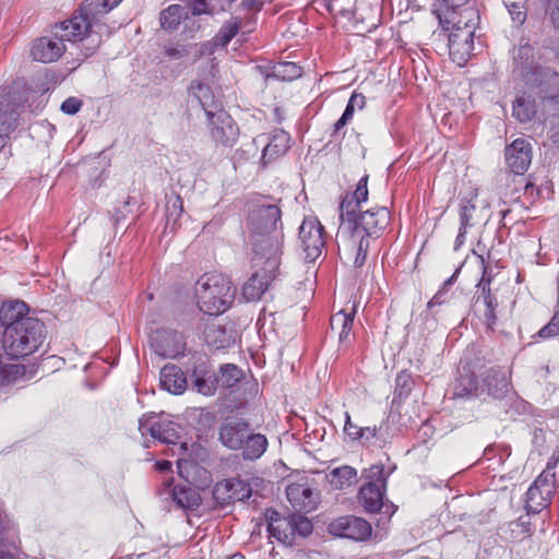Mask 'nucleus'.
<instances>
[{
  "label": "nucleus",
  "instance_id": "obj_32",
  "mask_svg": "<svg viewBox=\"0 0 559 559\" xmlns=\"http://www.w3.org/2000/svg\"><path fill=\"white\" fill-rule=\"evenodd\" d=\"M183 16H187V9L179 4L169 5L160 13V25L166 31L176 29Z\"/></svg>",
  "mask_w": 559,
  "mask_h": 559
},
{
  "label": "nucleus",
  "instance_id": "obj_25",
  "mask_svg": "<svg viewBox=\"0 0 559 559\" xmlns=\"http://www.w3.org/2000/svg\"><path fill=\"white\" fill-rule=\"evenodd\" d=\"M289 134L284 130H274L269 139V143L263 148L262 160L269 163L284 155L289 148Z\"/></svg>",
  "mask_w": 559,
  "mask_h": 559
},
{
  "label": "nucleus",
  "instance_id": "obj_58",
  "mask_svg": "<svg viewBox=\"0 0 559 559\" xmlns=\"http://www.w3.org/2000/svg\"><path fill=\"white\" fill-rule=\"evenodd\" d=\"M166 55L173 59H181L186 56V50L182 47H168Z\"/></svg>",
  "mask_w": 559,
  "mask_h": 559
},
{
  "label": "nucleus",
  "instance_id": "obj_18",
  "mask_svg": "<svg viewBox=\"0 0 559 559\" xmlns=\"http://www.w3.org/2000/svg\"><path fill=\"white\" fill-rule=\"evenodd\" d=\"M250 425L237 417L226 418L219 427V441L230 450H238L250 432Z\"/></svg>",
  "mask_w": 559,
  "mask_h": 559
},
{
  "label": "nucleus",
  "instance_id": "obj_22",
  "mask_svg": "<svg viewBox=\"0 0 559 559\" xmlns=\"http://www.w3.org/2000/svg\"><path fill=\"white\" fill-rule=\"evenodd\" d=\"M266 519L269 521L267 531L272 537L284 544L293 540L294 528L292 527L290 515L282 516L275 510H267Z\"/></svg>",
  "mask_w": 559,
  "mask_h": 559
},
{
  "label": "nucleus",
  "instance_id": "obj_46",
  "mask_svg": "<svg viewBox=\"0 0 559 559\" xmlns=\"http://www.w3.org/2000/svg\"><path fill=\"white\" fill-rule=\"evenodd\" d=\"M555 484H556V474L544 469L537 476V478L534 480V483L532 485L538 486V488H543L544 493L547 496V495L555 493Z\"/></svg>",
  "mask_w": 559,
  "mask_h": 559
},
{
  "label": "nucleus",
  "instance_id": "obj_4",
  "mask_svg": "<svg viewBox=\"0 0 559 559\" xmlns=\"http://www.w3.org/2000/svg\"><path fill=\"white\" fill-rule=\"evenodd\" d=\"M390 217L385 206L372 207L358 215L353 200H343L340 205V230H352V238L378 236L389 225Z\"/></svg>",
  "mask_w": 559,
  "mask_h": 559
},
{
  "label": "nucleus",
  "instance_id": "obj_36",
  "mask_svg": "<svg viewBox=\"0 0 559 559\" xmlns=\"http://www.w3.org/2000/svg\"><path fill=\"white\" fill-rule=\"evenodd\" d=\"M242 379V371L234 364L221 367L216 382L224 388H233Z\"/></svg>",
  "mask_w": 559,
  "mask_h": 559
},
{
  "label": "nucleus",
  "instance_id": "obj_47",
  "mask_svg": "<svg viewBox=\"0 0 559 559\" xmlns=\"http://www.w3.org/2000/svg\"><path fill=\"white\" fill-rule=\"evenodd\" d=\"M368 176H364L357 183L354 193L350 197H346L344 200H353L356 205V211L362 202L368 200Z\"/></svg>",
  "mask_w": 559,
  "mask_h": 559
},
{
  "label": "nucleus",
  "instance_id": "obj_27",
  "mask_svg": "<svg viewBox=\"0 0 559 559\" xmlns=\"http://www.w3.org/2000/svg\"><path fill=\"white\" fill-rule=\"evenodd\" d=\"M267 445L269 441L264 435L250 430L248 438L243 441V445L238 450H241V455L245 460L254 461L265 453Z\"/></svg>",
  "mask_w": 559,
  "mask_h": 559
},
{
  "label": "nucleus",
  "instance_id": "obj_45",
  "mask_svg": "<svg viewBox=\"0 0 559 559\" xmlns=\"http://www.w3.org/2000/svg\"><path fill=\"white\" fill-rule=\"evenodd\" d=\"M364 477L367 484L376 483L379 487H386L388 475L384 474L383 465H372L364 471Z\"/></svg>",
  "mask_w": 559,
  "mask_h": 559
},
{
  "label": "nucleus",
  "instance_id": "obj_33",
  "mask_svg": "<svg viewBox=\"0 0 559 559\" xmlns=\"http://www.w3.org/2000/svg\"><path fill=\"white\" fill-rule=\"evenodd\" d=\"M357 472L354 467L348 465H344L337 468H334L330 473V483L337 489H343L345 487H349L352 484L356 481Z\"/></svg>",
  "mask_w": 559,
  "mask_h": 559
},
{
  "label": "nucleus",
  "instance_id": "obj_53",
  "mask_svg": "<svg viewBox=\"0 0 559 559\" xmlns=\"http://www.w3.org/2000/svg\"><path fill=\"white\" fill-rule=\"evenodd\" d=\"M193 388L203 395H212L214 393L213 383L203 377H195Z\"/></svg>",
  "mask_w": 559,
  "mask_h": 559
},
{
  "label": "nucleus",
  "instance_id": "obj_63",
  "mask_svg": "<svg viewBox=\"0 0 559 559\" xmlns=\"http://www.w3.org/2000/svg\"><path fill=\"white\" fill-rule=\"evenodd\" d=\"M551 140H552L554 144L559 146V126L556 129H554V131L551 133Z\"/></svg>",
  "mask_w": 559,
  "mask_h": 559
},
{
  "label": "nucleus",
  "instance_id": "obj_26",
  "mask_svg": "<svg viewBox=\"0 0 559 559\" xmlns=\"http://www.w3.org/2000/svg\"><path fill=\"white\" fill-rule=\"evenodd\" d=\"M432 12L437 16L442 31L448 36L449 43H451L452 29L454 28V0H435Z\"/></svg>",
  "mask_w": 559,
  "mask_h": 559
},
{
  "label": "nucleus",
  "instance_id": "obj_52",
  "mask_svg": "<svg viewBox=\"0 0 559 559\" xmlns=\"http://www.w3.org/2000/svg\"><path fill=\"white\" fill-rule=\"evenodd\" d=\"M366 105V97L360 94L354 92L349 97V100L346 105L344 114H348V117L353 119L354 112L356 110H362Z\"/></svg>",
  "mask_w": 559,
  "mask_h": 559
},
{
  "label": "nucleus",
  "instance_id": "obj_28",
  "mask_svg": "<svg viewBox=\"0 0 559 559\" xmlns=\"http://www.w3.org/2000/svg\"><path fill=\"white\" fill-rule=\"evenodd\" d=\"M188 93L191 97L197 99L201 107L204 109L205 115L209 110L218 108L214 100V95L210 85L201 80H193L188 87Z\"/></svg>",
  "mask_w": 559,
  "mask_h": 559
},
{
  "label": "nucleus",
  "instance_id": "obj_39",
  "mask_svg": "<svg viewBox=\"0 0 559 559\" xmlns=\"http://www.w3.org/2000/svg\"><path fill=\"white\" fill-rule=\"evenodd\" d=\"M511 538L514 540H523L532 534V523L530 514L520 516L518 520L509 523Z\"/></svg>",
  "mask_w": 559,
  "mask_h": 559
},
{
  "label": "nucleus",
  "instance_id": "obj_54",
  "mask_svg": "<svg viewBox=\"0 0 559 559\" xmlns=\"http://www.w3.org/2000/svg\"><path fill=\"white\" fill-rule=\"evenodd\" d=\"M82 107V102L76 97H69L61 104V111L67 115H75Z\"/></svg>",
  "mask_w": 559,
  "mask_h": 559
},
{
  "label": "nucleus",
  "instance_id": "obj_19",
  "mask_svg": "<svg viewBox=\"0 0 559 559\" xmlns=\"http://www.w3.org/2000/svg\"><path fill=\"white\" fill-rule=\"evenodd\" d=\"M64 51V41L56 34L55 28L51 36L37 39L32 47V56L34 60L43 63L57 61Z\"/></svg>",
  "mask_w": 559,
  "mask_h": 559
},
{
  "label": "nucleus",
  "instance_id": "obj_2",
  "mask_svg": "<svg viewBox=\"0 0 559 559\" xmlns=\"http://www.w3.org/2000/svg\"><path fill=\"white\" fill-rule=\"evenodd\" d=\"M281 210L275 204H260L253 207L248 217L250 242L254 255L260 260L271 257L274 267L277 258L283 253L284 233Z\"/></svg>",
  "mask_w": 559,
  "mask_h": 559
},
{
  "label": "nucleus",
  "instance_id": "obj_10",
  "mask_svg": "<svg viewBox=\"0 0 559 559\" xmlns=\"http://www.w3.org/2000/svg\"><path fill=\"white\" fill-rule=\"evenodd\" d=\"M211 139L219 145L233 146L239 135L238 127L224 109L209 110L205 115Z\"/></svg>",
  "mask_w": 559,
  "mask_h": 559
},
{
  "label": "nucleus",
  "instance_id": "obj_43",
  "mask_svg": "<svg viewBox=\"0 0 559 559\" xmlns=\"http://www.w3.org/2000/svg\"><path fill=\"white\" fill-rule=\"evenodd\" d=\"M504 7L508 10L511 21L515 27H520L525 23L527 11L524 4L519 2H504Z\"/></svg>",
  "mask_w": 559,
  "mask_h": 559
},
{
  "label": "nucleus",
  "instance_id": "obj_3",
  "mask_svg": "<svg viewBox=\"0 0 559 559\" xmlns=\"http://www.w3.org/2000/svg\"><path fill=\"white\" fill-rule=\"evenodd\" d=\"M235 294L236 289L230 280L219 273L204 274L195 284L198 306L210 316H217L229 309Z\"/></svg>",
  "mask_w": 559,
  "mask_h": 559
},
{
  "label": "nucleus",
  "instance_id": "obj_59",
  "mask_svg": "<svg viewBox=\"0 0 559 559\" xmlns=\"http://www.w3.org/2000/svg\"><path fill=\"white\" fill-rule=\"evenodd\" d=\"M0 559H17L3 540L0 542Z\"/></svg>",
  "mask_w": 559,
  "mask_h": 559
},
{
  "label": "nucleus",
  "instance_id": "obj_8",
  "mask_svg": "<svg viewBox=\"0 0 559 559\" xmlns=\"http://www.w3.org/2000/svg\"><path fill=\"white\" fill-rule=\"evenodd\" d=\"M299 246L305 254V260L314 262L325 247L324 227L316 216L304 218L298 230Z\"/></svg>",
  "mask_w": 559,
  "mask_h": 559
},
{
  "label": "nucleus",
  "instance_id": "obj_51",
  "mask_svg": "<svg viewBox=\"0 0 559 559\" xmlns=\"http://www.w3.org/2000/svg\"><path fill=\"white\" fill-rule=\"evenodd\" d=\"M214 0H192L191 10L194 15L213 14L218 11V7L213 3Z\"/></svg>",
  "mask_w": 559,
  "mask_h": 559
},
{
  "label": "nucleus",
  "instance_id": "obj_12",
  "mask_svg": "<svg viewBox=\"0 0 559 559\" xmlns=\"http://www.w3.org/2000/svg\"><path fill=\"white\" fill-rule=\"evenodd\" d=\"M151 346L158 356L175 358L183 353L186 342L180 332L159 329L151 334Z\"/></svg>",
  "mask_w": 559,
  "mask_h": 559
},
{
  "label": "nucleus",
  "instance_id": "obj_23",
  "mask_svg": "<svg viewBox=\"0 0 559 559\" xmlns=\"http://www.w3.org/2000/svg\"><path fill=\"white\" fill-rule=\"evenodd\" d=\"M159 381L162 388L171 394H182L187 389L186 376L176 365H166L160 370Z\"/></svg>",
  "mask_w": 559,
  "mask_h": 559
},
{
  "label": "nucleus",
  "instance_id": "obj_7",
  "mask_svg": "<svg viewBox=\"0 0 559 559\" xmlns=\"http://www.w3.org/2000/svg\"><path fill=\"white\" fill-rule=\"evenodd\" d=\"M23 94L17 91H0V151L5 146L9 134L17 127Z\"/></svg>",
  "mask_w": 559,
  "mask_h": 559
},
{
  "label": "nucleus",
  "instance_id": "obj_13",
  "mask_svg": "<svg viewBox=\"0 0 559 559\" xmlns=\"http://www.w3.org/2000/svg\"><path fill=\"white\" fill-rule=\"evenodd\" d=\"M331 534L354 540H366L370 537L372 528L368 521L354 515L341 516L329 525Z\"/></svg>",
  "mask_w": 559,
  "mask_h": 559
},
{
  "label": "nucleus",
  "instance_id": "obj_57",
  "mask_svg": "<svg viewBox=\"0 0 559 559\" xmlns=\"http://www.w3.org/2000/svg\"><path fill=\"white\" fill-rule=\"evenodd\" d=\"M549 15L552 24L559 27V0H555L551 4Z\"/></svg>",
  "mask_w": 559,
  "mask_h": 559
},
{
  "label": "nucleus",
  "instance_id": "obj_50",
  "mask_svg": "<svg viewBox=\"0 0 559 559\" xmlns=\"http://www.w3.org/2000/svg\"><path fill=\"white\" fill-rule=\"evenodd\" d=\"M557 335H559V311H557L551 320L537 333V336L543 340L551 338Z\"/></svg>",
  "mask_w": 559,
  "mask_h": 559
},
{
  "label": "nucleus",
  "instance_id": "obj_42",
  "mask_svg": "<svg viewBox=\"0 0 559 559\" xmlns=\"http://www.w3.org/2000/svg\"><path fill=\"white\" fill-rule=\"evenodd\" d=\"M292 527L294 528V535L309 536L312 533L313 525L311 521L305 515L298 513L290 514Z\"/></svg>",
  "mask_w": 559,
  "mask_h": 559
},
{
  "label": "nucleus",
  "instance_id": "obj_17",
  "mask_svg": "<svg viewBox=\"0 0 559 559\" xmlns=\"http://www.w3.org/2000/svg\"><path fill=\"white\" fill-rule=\"evenodd\" d=\"M504 157L507 165L515 175H523L532 162V144L523 139H515L506 146Z\"/></svg>",
  "mask_w": 559,
  "mask_h": 559
},
{
  "label": "nucleus",
  "instance_id": "obj_55",
  "mask_svg": "<svg viewBox=\"0 0 559 559\" xmlns=\"http://www.w3.org/2000/svg\"><path fill=\"white\" fill-rule=\"evenodd\" d=\"M345 433H347L352 439H359L362 436V429L352 423L348 413H345Z\"/></svg>",
  "mask_w": 559,
  "mask_h": 559
},
{
  "label": "nucleus",
  "instance_id": "obj_15",
  "mask_svg": "<svg viewBox=\"0 0 559 559\" xmlns=\"http://www.w3.org/2000/svg\"><path fill=\"white\" fill-rule=\"evenodd\" d=\"M92 19L94 17L86 12H82L81 8L78 14H74L71 19L55 26L56 34L59 35L63 41H81L91 31Z\"/></svg>",
  "mask_w": 559,
  "mask_h": 559
},
{
  "label": "nucleus",
  "instance_id": "obj_31",
  "mask_svg": "<svg viewBox=\"0 0 559 559\" xmlns=\"http://www.w3.org/2000/svg\"><path fill=\"white\" fill-rule=\"evenodd\" d=\"M536 114L535 99L526 96H519L513 102V117L524 123L531 121Z\"/></svg>",
  "mask_w": 559,
  "mask_h": 559
},
{
  "label": "nucleus",
  "instance_id": "obj_56",
  "mask_svg": "<svg viewBox=\"0 0 559 559\" xmlns=\"http://www.w3.org/2000/svg\"><path fill=\"white\" fill-rule=\"evenodd\" d=\"M353 323L354 322H347L346 328H342V330L338 331V342L342 346H347L350 343V331Z\"/></svg>",
  "mask_w": 559,
  "mask_h": 559
},
{
  "label": "nucleus",
  "instance_id": "obj_64",
  "mask_svg": "<svg viewBox=\"0 0 559 559\" xmlns=\"http://www.w3.org/2000/svg\"><path fill=\"white\" fill-rule=\"evenodd\" d=\"M218 2V10L224 11L228 4L234 2L235 0H216Z\"/></svg>",
  "mask_w": 559,
  "mask_h": 559
},
{
  "label": "nucleus",
  "instance_id": "obj_35",
  "mask_svg": "<svg viewBox=\"0 0 559 559\" xmlns=\"http://www.w3.org/2000/svg\"><path fill=\"white\" fill-rule=\"evenodd\" d=\"M473 200L469 199L466 202L462 200L461 209H460V233L456 236V241L462 242L461 238L464 237L465 233L467 231L468 227H472L474 225V214L476 212V204L472 202Z\"/></svg>",
  "mask_w": 559,
  "mask_h": 559
},
{
  "label": "nucleus",
  "instance_id": "obj_34",
  "mask_svg": "<svg viewBox=\"0 0 559 559\" xmlns=\"http://www.w3.org/2000/svg\"><path fill=\"white\" fill-rule=\"evenodd\" d=\"M240 24L241 22L238 17H231L227 21L214 37L213 45L215 47H226L238 33Z\"/></svg>",
  "mask_w": 559,
  "mask_h": 559
},
{
  "label": "nucleus",
  "instance_id": "obj_21",
  "mask_svg": "<svg viewBox=\"0 0 559 559\" xmlns=\"http://www.w3.org/2000/svg\"><path fill=\"white\" fill-rule=\"evenodd\" d=\"M286 496L297 512H310L316 508L312 489L306 484H290L286 488Z\"/></svg>",
  "mask_w": 559,
  "mask_h": 559
},
{
  "label": "nucleus",
  "instance_id": "obj_38",
  "mask_svg": "<svg viewBox=\"0 0 559 559\" xmlns=\"http://www.w3.org/2000/svg\"><path fill=\"white\" fill-rule=\"evenodd\" d=\"M183 213V201L180 195H173L167 200L166 207V227L175 228L177 222Z\"/></svg>",
  "mask_w": 559,
  "mask_h": 559
},
{
  "label": "nucleus",
  "instance_id": "obj_9",
  "mask_svg": "<svg viewBox=\"0 0 559 559\" xmlns=\"http://www.w3.org/2000/svg\"><path fill=\"white\" fill-rule=\"evenodd\" d=\"M253 259L257 265L261 264V269L257 271L243 285L242 294L248 301L260 299L269 288L271 282L274 281L280 274L278 269L281 264V258L276 259L274 267H272L270 263L271 257H263V259L260 260L257 255H254Z\"/></svg>",
  "mask_w": 559,
  "mask_h": 559
},
{
  "label": "nucleus",
  "instance_id": "obj_5",
  "mask_svg": "<svg viewBox=\"0 0 559 559\" xmlns=\"http://www.w3.org/2000/svg\"><path fill=\"white\" fill-rule=\"evenodd\" d=\"M177 468L179 475L189 485H176L169 489V496L174 503L183 510H192L200 506L201 498L191 486L203 488L211 483L209 472L191 460L178 459Z\"/></svg>",
  "mask_w": 559,
  "mask_h": 559
},
{
  "label": "nucleus",
  "instance_id": "obj_41",
  "mask_svg": "<svg viewBox=\"0 0 559 559\" xmlns=\"http://www.w3.org/2000/svg\"><path fill=\"white\" fill-rule=\"evenodd\" d=\"M22 366L5 364L2 354L0 353V386L7 385L15 380L21 373Z\"/></svg>",
  "mask_w": 559,
  "mask_h": 559
},
{
  "label": "nucleus",
  "instance_id": "obj_29",
  "mask_svg": "<svg viewBox=\"0 0 559 559\" xmlns=\"http://www.w3.org/2000/svg\"><path fill=\"white\" fill-rule=\"evenodd\" d=\"M554 495H545L543 488L531 485L526 491L525 509L528 514H537L547 508Z\"/></svg>",
  "mask_w": 559,
  "mask_h": 559
},
{
  "label": "nucleus",
  "instance_id": "obj_40",
  "mask_svg": "<svg viewBox=\"0 0 559 559\" xmlns=\"http://www.w3.org/2000/svg\"><path fill=\"white\" fill-rule=\"evenodd\" d=\"M273 75L283 81H292L301 75V68L294 62L278 63L273 69Z\"/></svg>",
  "mask_w": 559,
  "mask_h": 559
},
{
  "label": "nucleus",
  "instance_id": "obj_62",
  "mask_svg": "<svg viewBox=\"0 0 559 559\" xmlns=\"http://www.w3.org/2000/svg\"><path fill=\"white\" fill-rule=\"evenodd\" d=\"M156 467L159 471H169L171 468V463L168 461H160L156 463Z\"/></svg>",
  "mask_w": 559,
  "mask_h": 559
},
{
  "label": "nucleus",
  "instance_id": "obj_20",
  "mask_svg": "<svg viewBox=\"0 0 559 559\" xmlns=\"http://www.w3.org/2000/svg\"><path fill=\"white\" fill-rule=\"evenodd\" d=\"M204 340L214 349L228 348L236 342L234 330L227 329L216 320L207 323L204 330Z\"/></svg>",
  "mask_w": 559,
  "mask_h": 559
},
{
  "label": "nucleus",
  "instance_id": "obj_24",
  "mask_svg": "<svg viewBox=\"0 0 559 559\" xmlns=\"http://www.w3.org/2000/svg\"><path fill=\"white\" fill-rule=\"evenodd\" d=\"M385 490L386 487H379L376 483L364 485L358 493L362 508L369 513L380 511L385 507L383 503Z\"/></svg>",
  "mask_w": 559,
  "mask_h": 559
},
{
  "label": "nucleus",
  "instance_id": "obj_49",
  "mask_svg": "<svg viewBox=\"0 0 559 559\" xmlns=\"http://www.w3.org/2000/svg\"><path fill=\"white\" fill-rule=\"evenodd\" d=\"M454 281V274L451 275L444 283L441 289L437 292V294L431 298L428 302V307L432 308L435 306H440L450 299L449 287L452 285Z\"/></svg>",
  "mask_w": 559,
  "mask_h": 559
},
{
  "label": "nucleus",
  "instance_id": "obj_44",
  "mask_svg": "<svg viewBox=\"0 0 559 559\" xmlns=\"http://www.w3.org/2000/svg\"><path fill=\"white\" fill-rule=\"evenodd\" d=\"M352 242L354 245V249L356 251L354 265L356 267H360L364 265L367 257V251L369 247V240L365 236H356L352 238Z\"/></svg>",
  "mask_w": 559,
  "mask_h": 559
},
{
  "label": "nucleus",
  "instance_id": "obj_6",
  "mask_svg": "<svg viewBox=\"0 0 559 559\" xmlns=\"http://www.w3.org/2000/svg\"><path fill=\"white\" fill-rule=\"evenodd\" d=\"M463 370L464 372H462L456 380V399H476L481 396L486 391L488 395L495 399H501L508 392V381L503 376L492 378V380L496 381V386L493 388L491 380L486 384L484 381L478 380L474 371L469 369L466 370L465 368H463Z\"/></svg>",
  "mask_w": 559,
  "mask_h": 559
},
{
  "label": "nucleus",
  "instance_id": "obj_37",
  "mask_svg": "<svg viewBox=\"0 0 559 559\" xmlns=\"http://www.w3.org/2000/svg\"><path fill=\"white\" fill-rule=\"evenodd\" d=\"M121 0H85L82 5V12L91 14L93 17L106 14L116 8Z\"/></svg>",
  "mask_w": 559,
  "mask_h": 559
},
{
  "label": "nucleus",
  "instance_id": "obj_11",
  "mask_svg": "<svg viewBox=\"0 0 559 559\" xmlns=\"http://www.w3.org/2000/svg\"><path fill=\"white\" fill-rule=\"evenodd\" d=\"M179 425L165 415H144L139 420V430L144 437L150 435L163 443L177 444L179 439Z\"/></svg>",
  "mask_w": 559,
  "mask_h": 559
},
{
  "label": "nucleus",
  "instance_id": "obj_60",
  "mask_svg": "<svg viewBox=\"0 0 559 559\" xmlns=\"http://www.w3.org/2000/svg\"><path fill=\"white\" fill-rule=\"evenodd\" d=\"M352 118L348 117V114H344L341 116V118L334 123V130L333 133L336 134L341 129H343Z\"/></svg>",
  "mask_w": 559,
  "mask_h": 559
},
{
  "label": "nucleus",
  "instance_id": "obj_61",
  "mask_svg": "<svg viewBox=\"0 0 559 559\" xmlns=\"http://www.w3.org/2000/svg\"><path fill=\"white\" fill-rule=\"evenodd\" d=\"M558 462H559V454L558 455L552 454L551 457L547 462L545 471L555 473V468H556Z\"/></svg>",
  "mask_w": 559,
  "mask_h": 559
},
{
  "label": "nucleus",
  "instance_id": "obj_16",
  "mask_svg": "<svg viewBox=\"0 0 559 559\" xmlns=\"http://www.w3.org/2000/svg\"><path fill=\"white\" fill-rule=\"evenodd\" d=\"M456 40L463 38L460 49L469 55L474 48V33L479 23V14L474 7H466L456 11Z\"/></svg>",
  "mask_w": 559,
  "mask_h": 559
},
{
  "label": "nucleus",
  "instance_id": "obj_48",
  "mask_svg": "<svg viewBox=\"0 0 559 559\" xmlns=\"http://www.w3.org/2000/svg\"><path fill=\"white\" fill-rule=\"evenodd\" d=\"M354 316L355 309H353L350 312H345L344 310H341L334 313L330 320L332 331L338 333V331H341L342 328H346L347 322H354Z\"/></svg>",
  "mask_w": 559,
  "mask_h": 559
},
{
  "label": "nucleus",
  "instance_id": "obj_30",
  "mask_svg": "<svg viewBox=\"0 0 559 559\" xmlns=\"http://www.w3.org/2000/svg\"><path fill=\"white\" fill-rule=\"evenodd\" d=\"M476 306L479 308V311L483 312L487 328L492 330L497 321V298L491 295L490 290L485 292V289H483L481 296L477 297Z\"/></svg>",
  "mask_w": 559,
  "mask_h": 559
},
{
  "label": "nucleus",
  "instance_id": "obj_1",
  "mask_svg": "<svg viewBox=\"0 0 559 559\" xmlns=\"http://www.w3.org/2000/svg\"><path fill=\"white\" fill-rule=\"evenodd\" d=\"M28 311V306L22 300L7 301L0 307L2 348L10 358L19 359L34 354L46 340L44 322L29 317Z\"/></svg>",
  "mask_w": 559,
  "mask_h": 559
},
{
  "label": "nucleus",
  "instance_id": "obj_14",
  "mask_svg": "<svg viewBox=\"0 0 559 559\" xmlns=\"http://www.w3.org/2000/svg\"><path fill=\"white\" fill-rule=\"evenodd\" d=\"M514 71L518 72L526 83L536 84L542 75H547L548 69H543L534 58V48L530 44L521 45L513 55Z\"/></svg>",
  "mask_w": 559,
  "mask_h": 559
}]
</instances>
